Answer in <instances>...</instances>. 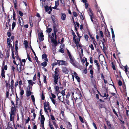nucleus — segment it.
Segmentation results:
<instances>
[{
    "mask_svg": "<svg viewBox=\"0 0 129 129\" xmlns=\"http://www.w3.org/2000/svg\"><path fill=\"white\" fill-rule=\"evenodd\" d=\"M18 107H19L18 106H16H16H12L11 109V112L10 114L15 115L16 111L17 110L16 108Z\"/></svg>",
    "mask_w": 129,
    "mask_h": 129,
    "instance_id": "f257e3e1",
    "label": "nucleus"
},
{
    "mask_svg": "<svg viewBox=\"0 0 129 129\" xmlns=\"http://www.w3.org/2000/svg\"><path fill=\"white\" fill-rule=\"evenodd\" d=\"M99 101L100 102H102V103H98L99 104V108L100 109H101L102 108H105V104L104 103L105 101L101 99H99Z\"/></svg>",
    "mask_w": 129,
    "mask_h": 129,
    "instance_id": "f03ea898",
    "label": "nucleus"
},
{
    "mask_svg": "<svg viewBox=\"0 0 129 129\" xmlns=\"http://www.w3.org/2000/svg\"><path fill=\"white\" fill-rule=\"evenodd\" d=\"M70 59V62L74 66H76V65L75 63V61L74 57H72L71 55L69 56Z\"/></svg>",
    "mask_w": 129,
    "mask_h": 129,
    "instance_id": "7ed1b4c3",
    "label": "nucleus"
},
{
    "mask_svg": "<svg viewBox=\"0 0 129 129\" xmlns=\"http://www.w3.org/2000/svg\"><path fill=\"white\" fill-rule=\"evenodd\" d=\"M89 16H90V18L92 22H93V19L94 18V15L93 13V12L92 11L91 9L89 8Z\"/></svg>",
    "mask_w": 129,
    "mask_h": 129,
    "instance_id": "20e7f679",
    "label": "nucleus"
},
{
    "mask_svg": "<svg viewBox=\"0 0 129 129\" xmlns=\"http://www.w3.org/2000/svg\"><path fill=\"white\" fill-rule=\"evenodd\" d=\"M27 90L26 91V96L27 97H29L32 93L30 91V88L29 85H28L27 88Z\"/></svg>",
    "mask_w": 129,
    "mask_h": 129,
    "instance_id": "39448f33",
    "label": "nucleus"
},
{
    "mask_svg": "<svg viewBox=\"0 0 129 129\" xmlns=\"http://www.w3.org/2000/svg\"><path fill=\"white\" fill-rule=\"evenodd\" d=\"M57 64L58 65H64L67 66L68 65V63L65 61L62 60H57Z\"/></svg>",
    "mask_w": 129,
    "mask_h": 129,
    "instance_id": "423d86ee",
    "label": "nucleus"
},
{
    "mask_svg": "<svg viewBox=\"0 0 129 129\" xmlns=\"http://www.w3.org/2000/svg\"><path fill=\"white\" fill-rule=\"evenodd\" d=\"M58 76L54 75V76L53 77V84L54 85H56L58 82Z\"/></svg>",
    "mask_w": 129,
    "mask_h": 129,
    "instance_id": "0eeeda50",
    "label": "nucleus"
},
{
    "mask_svg": "<svg viewBox=\"0 0 129 129\" xmlns=\"http://www.w3.org/2000/svg\"><path fill=\"white\" fill-rule=\"evenodd\" d=\"M16 104H15V105H16V106H18L19 107L21 106V101L18 96H16Z\"/></svg>",
    "mask_w": 129,
    "mask_h": 129,
    "instance_id": "6e6552de",
    "label": "nucleus"
},
{
    "mask_svg": "<svg viewBox=\"0 0 129 129\" xmlns=\"http://www.w3.org/2000/svg\"><path fill=\"white\" fill-rule=\"evenodd\" d=\"M75 98H74L75 101L78 99H80L82 96V95L80 93H75Z\"/></svg>",
    "mask_w": 129,
    "mask_h": 129,
    "instance_id": "1a4fd4ad",
    "label": "nucleus"
},
{
    "mask_svg": "<svg viewBox=\"0 0 129 129\" xmlns=\"http://www.w3.org/2000/svg\"><path fill=\"white\" fill-rule=\"evenodd\" d=\"M53 29H57V27H58V22L56 21H53Z\"/></svg>",
    "mask_w": 129,
    "mask_h": 129,
    "instance_id": "9d476101",
    "label": "nucleus"
},
{
    "mask_svg": "<svg viewBox=\"0 0 129 129\" xmlns=\"http://www.w3.org/2000/svg\"><path fill=\"white\" fill-rule=\"evenodd\" d=\"M51 42L53 44L52 45V46H54L55 47H56L57 45V41L56 40V39H51Z\"/></svg>",
    "mask_w": 129,
    "mask_h": 129,
    "instance_id": "9b49d317",
    "label": "nucleus"
},
{
    "mask_svg": "<svg viewBox=\"0 0 129 129\" xmlns=\"http://www.w3.org/2000/svg\"><path fill=\"white\" fill-rule=\"evenodd\" d=\"M62 72L66 74H68L69 72L68 69L66 67H64L62 68Z\"/></svg>",
    "mask_w": 129,
    "mask_h": 129,
    "instance_id": "f8f14e48",
    "label": "nucleus"
},
{
    "mask_svg": "<svg viewBox=\"0 0 129 129\" xmlns=\"http://www.w3.org/2000/svg\"><path fill=\"white\" fill-rule=\"evenodd\" d=\"M44 60V61L41 63V65L44 67H45L47 65V63L48 62V59H45Z\"/></svg>",
    "mask_w": 129,
    "mask_h": 129,
    "instance_id": "ddd939ff",
    "label": "nucleus"
},
{
    "mask_svg": "<svg viewBox=\"0 0 129 129\" xmlns=\"http://www.w3.org/2000/svg\"><path fill=\"white\" fill-rule=\"evenodd\" d=\"M20 18L23 21V18L22 17H19V19H18V21L20 25L21 26H23L24 24V22H21V21L20 20Z\"/></svg>",
    "mask_w": 129,
    "mask_h": 129,
    "instance_id": "4468645a",
    "label": "nucleus"
},
{
    "mask_svg": "<svg viewBox=\"0 0 129 129\" xmlns=\"http://www.w3.org/2000/svg\"><path fill=\"white\" fill-rule=\"evenodd\" d=\"M39 35L40 37L39 38V39L41 41H43L44 40V35L43 33L42 32H41L40 34V35Z\"/></svg>",
    "mask_w": 129,
    "mask_h": 129,
    "instance_id": "2eb2a0df",
    "label": "nucleus"
},
{
    "mask_svg": "<svg viewBox=\"0 0 129 129\" xmlns=\"http://www.w3.org/2000/svg\"><path fill=\"white\" fill-rule=\"evenodd\" d=\"M5 71L4 70V69L2 68V69L1 75L3 78H5Z\"/></svg>",
    "mask_w": 129,
    "mask_h": 129,
    "instance_id": "dca6fc26",
    "label": "nucleus"
},
{
    "mask_svg": "<svg viewBox=\"0 0 129 129\" xmlns=\"http://www.w3.org/2000/svg\"><path fill=\"white\" fill-rule=\"evenodd\" d=\"M87 30L88 33V34L89 36L90 37L91 39V40L93 39H94V38L93 36H92V35L91 34L89 29L87 27Z\"/></svg>",
    "mask_w": 129,
    "mask_h": 129,
    "instance_id": "f3484780",
    "label": "nucleus"
},
{
    "mask_svg": "<svg viewBox=\"0 0 129 129\" xmlns=\"http://www.w3.org/2000/svg\"><path fill=\"white\" fill-rule=\"evenodd\" d=\"M41 118L40 120L41 124L44 123L45 120V118L44 115H41Z\"/></svg>",
    "mask_w": 129,
    "mask_h": 129,
    "instance_id": "a211bd4d",
    "label": "nucleus"
},
{
    "mask_svg": "<svg viewBox=\"0 0 129 129\" xmlns=\"http://www.w3.org/2000/svg\"><path fill=\"white\" fill-rule=\"evenodd\" d=\"M61 19L63 20H65L66 17V14L65 13H61Z\"/></svg>",
    "mask_w": 129,
    "mask_h": 129,
    "instance_id": "6ab92c4d",
    "label": "nucleus"
},
{
    "mask_svg": "<svg viewBox=\"0 0 129 129\" xmlns=\"http://www.w3.org/2000/svg\"><path fill=\"white\" fill-rule=\"evenodd\" d=\"M32 20V17L31 16L29 18V22L31 27H32L33 26V24Z\"/></svg>",
    "mask_w": 129,
    "mask_h": 129,
    "instance_id": "aec40b11",
    "label": "nucleus"
},
{
    "mask_svg": "<svg viewBox=\"0 0 129 129\" xmlns=\"http://www.w3.org/2000/svg\"><path fill=\"white\" fill-rule=\"evenodd\" d=\"M24 67H23L22 68V67L20 66L19 70L18 69V67H17V70L18 72L19 73H21V71L23 70H24Z\"/></svg>",
    "mask_w": 129,
    "mask_h": 129,
    "instance_id": "412c9836",
    "label": "nucleus"
},
{
    "mask_svg": "<svg viewBox=\"0 0 129 129\" xmlns=\"http://www.w3.org/2000/svg\"><path fill=\"white\" fill-rule=\"evenodd\" d=\"M15 54L16 55L15 57L18 60H21V59L20 58L18 55V51H15Z\"/></svg>",
    "mask_w": 129,
    "mask_h": 129,
    "instance_id": "4be33fe9",
    "label": "nucleus"
},
{
    "mask_svg": "<svg viewBox=\"0 0 129 129\" xmlns=\"http://www.w3.org/2000/svg\"><path fill=\"white\" fill-rule=\"evenodd\" d=\"M5 83L7 88H8V89H9L10 88V84L9 83V81L8 82V81L7 80L5 81Z\"/></svg>",
    "mask_w": 129,
    "mask_h": 129,
    "instance_id": "5701e85b",
    "label": "nucleus"
},
{
    "mask_svg": "<svg viewBox=\"0 0 129 129\" xmlns=\"http://www.w3.org/2000/svg\"><path fill=\"white\" fill-rule=\"evenodd\" d=\"M15 115L10 114V121H13V122L14 120V116Z\"/></svg>",
    "mask_w": 129,
    "mask_h": 129,
    "instance_id": "b1692460",
    "label": "nucleus"
},
{
    "mask_svg": "<svg viewBox=\"0 0 129 129\" xmlns=\"http://www.w3.org/2000/svg\"><path fill=\"white\" fill-rule=\"evenodd\" d=\"M67 127L68 129H72V125L69 122H67Z\"/></svg>",
    "mask_w": 129,
    "mask_h": 129,
    "instance_id": "393cba45",
    "label": "nucleus"
},
{
    "mask_svg": "<svg viewBox=\"0 0 129 129\" xmlns=\"http://www.w3.org/2000/svg\"><path fill=\"white\" fill-rule=\"evenodd\" d=\"M59 68H56L55 69V71L54 72V73H55V75H58V76H59V74H58V73L59 72Z\"/></svg>",
    "mask_w": 129,
    "mask_h": 129,
    "instance_id": "a878e982",
    "label": "nucleus"
},
{
    "mask_svg": "<svg viewBox=\"0 0 129 129\" xmlns=\"http://www.w3.org/2000/svg\"><path fill=\"white\" fill-rule=\"evenodd\" d=\"M73 36V40L74 42L75 43L77 44L78 43V41H77L76 39V37H77L76 35H75Z\"/></svg>",
    "mask_w": 129,
    "mask_h": 129,
    "instance_id": "bb28decb",
    "label": "nucleus"
},
{
    "mask_svg": "<svg viewBox=\"0 0 129 129\" xmlns=\"http://www.w3.org/2000/svg\"><path fill=\"white\" fill-rule=\"evenodd\" d=\"M61 112L62 115L63 117H64V108H61Z\"/></svg>",
    "mask_w": 129,
    "mask_h": 129,
    "instance_id": "cd10ccee",
    "label": "nucleus"
},
{
    "mask_svg": "<svg viewBox=\"0 0 129 129\" xmlns=\"http://www.w3.org/2000/svg\"><path fill=\"white\" fill-rule=\"evenodd\" d=\"M57 96H58V99H59V100H60V101L62 102V103H63L64 104H65V102H64V101H63V98H64L63 96L62 97V98H63V99H62L60 98L61 97V96L58 95H58L57 94Z\"/></svg>",
    "mask_w": 129,
    "mask_h": 129,
    "instance_id": "c85d7f7f",
    "label": "nucleus"
},
{
    "mask_svg": "<svg viewBox=\"0 0 129 129\" xmlns=\"http://www.w3.org/2000/svg\"><path fill=\"white\" fill-rule=\"evenodd\" d=\"M25 46L26 48L28 47V42L26 40H24V41Z\"/></svg>",
    "mask_w": 129,
    "mask_h": 129,
    "instance_id": "c756f323",
    "label": "nucleus"
},
{
    "mask_svg": "<svg viewBox=\"0 0 129 129\" xmlns=\"http://www.w3.org/2000/svg\"><path fill=\"white\" fill-rule=\"evenodd\" d=\"M105 35L109 39L110 38V33L108 31V33H105Z\"/></svg>",
    "mask_w": 129,
    "mask_h": 129,
    "instance_id": "7c9ffc66",
    "label": "nucleus"
},
{
    "mask_svg": "<svg viewBox=\"0 0 129 129\" xmlns=\"http://www.w3.org/2000/svg\"><path fill=\"white\" fill-rule=\"evenodd\" d=\"M14 81L13 79H12L11 81L10 87L11 88H14Z\"/></svg>",
    "mask_w": 129,
    "mask_h": 129,
    "instance_id": "2f4dec72",
    "label": "nucleus"
},
{
    "mask_svg": "<svg viewBox=\"0 0 129 129\" xmlns=\"http://www.w3.org/2000/svg\"><path fill=\"white\" fill-rule=\"evenodd\" d=\"M55 91L56 92H58V94L59 93H61L60 91L59 90V87L57 86H56L55 87Z\"/></svg>",
    "mask_w": 129,
    "mask_h": 129,
    "instance_id": "473e14b6",
    "label": "nucleus"
},
{
    "mask_svg": "<svg viewBox=\"0 0 129 129\" xmlns=\"http://www.w3.org/2000/svg\"><path fill=\"white\" fill-rule=\"evenodd\" d=\"M111 108L112 109L113 112V113L115 115L117 116L118 117V115L117 112H116V111H115V109L112 106V107H111Z\"/></svg>",
    "mask_w": 129,
    "mask_h": 129,
    "instance_id": "72a5a7b5",
    "label": "nucleus"
},
{
    "mask_svg": "<svg viewBox=\"0 0 129 129\" xmlns=\"http://www.w3.org/2000/svg\"><path fill=\"white\" fill-rule=\"evenodd\" d=\"M17 0H14L13 3L14 4V8L15 9H17Z\"/></svg>",
    "mask_w": 129,
    "mask_h": 129,
    "instance_id": "f704fd0d",
    "label": "nucleus"
},
{
    "mask_svg": "<svg viewBox=\"0 0 129 129\" xmlns=\"http://www.w3.org/2000/svg\"><path fill=\"white\" fill-rule=\"evenodd\" d=\"M16 25V22L14 21L12 23V30H13L14 28L15 27V26Z\"/></svg>",
    "mask_w": 129,
    "mask_h": 129,
    "instance_id": "c9c22d12",
    "label": "nucleus"
},
{
    "mask_svg": "<svg viewBox=\"0 0 129 129\" xmlns=\"http://www.w3.org/2000/svg\"><path fill=\"white\" fill-rule=\"evenodd\" d=\"M45 10L46 12H47L49 10V7L47 5H46L44 7Z\"/></svg>",
    "mask_w": 129,
    "mask_h": 129,
    "instance_id": "e433bc0d",
    "label": "nucleus"
},
{
    "mask_svg": "<svg viewBox=\"0 0 129 129\" xmlns=\"http://www.w3.org/2000/svg\"><path fill=\"white\" fill-rule=\"evenodd\" d=\"M9 89H8L6 91V98H8L9 96Z\"/></svg>",
    "mask_w": 129,
    "mask_h": 129,
    "instance_id": "4c0bfd02",
    "label": "nucleus"
},
{
    "mask_svg": "<svg viewBox=\"0 0 129 129\" xmlns=\"http://www.w3.org/2000/svg\"><path fill=\"white\" fill-rule=\"evenodd\" d=\"M43 76L44 77V80L43 81L44 83H47V81H46V76L43 75Z\"/></svg>",
    "mask_w": 129,
    "mask_h": 129,
    "instance_id": "58836bf2",
    "label": "nucleus"
},
{
    "mask_svg": "<svg viewBox=\"0 0 129 129\" xmlns=\"http://www.w3.org/2000/svg\"><path fill=\"white\" fill-rule=\"evenodd\" d=\"M35 59L36 60V61L37 63L38 64H39L40 63V61H39L38 60V58L37 57V56L36 55H35Z\"/></svg>",
    "mask_w": 129,
    "mask_h": 129,
    "instance_id": "ea45409f",
    "label": "nucleus"
},
{
    "mask_svg": "<svg viewBox=\"0 0 129 129\" xmlns=\"http://www.w3.org/2000/svg\"><path fill=\"white\" fill-rule=\"evenodd\" d=\"M79 118L80 121L82 123H84V121L83 118L80 116H79Z\"/></svg>",
    "mask_w": 129,
    "mask_h": 129,
    "instance_id": "a19ab883",
    "label": "nucleus"
},
{
    "mask_svg": "<svg viewBox=\"0 0 129 129\" xmlns=\"http://www.w3.org/2000/svg\"><path fill=\"white\" fill-rule=\"evenodd\" d=\"M7 44H11V43L12 42L11 39L10 38H7Z\"/></svg>",
    "mask_w": 129,
    "mask_h": 129,
    "instance_id": "79ce46f5",
    "label": "nucleus"
},
{
    "mask_svg": "<svg viewBox=\"0 0 129 129\" xmlns=\"http://www.w3.org/2000/svg\"><path fill=\"white\" fill-rule=\"evenodd\" d=\"M111 64L112 65V67L113 68V69L114 70H116L115 67L114 65V63L113 62H111Z\"/></svg>",
    "mask_w": 129,
    "mask_h": 129,
    "instance_id": "37998d69",
    "label": "nucleus"
},
{
    "mask_svg": "<svg viewBox=\"0 0 129 129\" xmlns=\"http://www.w3.org/2000/svg\"><path fill=\"white\" fill-rule=\"evenodd\" d=\"M76 44V46L77 47H80V49H81L82 47L81 44H79V41H78V43L77 44L75 43Z\"/></svg>",
    "mask_w": 129,
    "mask_h": 129,
    "instance_id": "c03bdc74",
    "label": "nucleus"
},
{
    "mask_svg": "<svg viewBox=\"0 0 129 129\" xmlns=\"http://www.w3.org/2000/svg\"><path fill=\"white\" fill-rule=\"evenodd\" d=\"M27 57L29 61H31V59L30 58L29 55L28 53H27Z\"/></svg>",
    "mask_w": 129,
    "mask_h": 129,
    "instance_id": "a18cd8bd",
    "label": "nucleus"
},
{
    "mask_svg": "<svg viewBox=\"0 0 129 129\" xmlns=\"http://www.w3.org/2000/svg\"><path fill=\"white\" fill-rule=\"evenodd\" d=\"M47 55L46 54H43L42 55V59H47Z\"/></svg>",
    "mask_w": 129,
    "mask_h": 129,
    "instance_id": "49530a36",
    "label": "nucleus"
},
{
    "mask_svg": "<svg viewBox=\"0 0 129 129\" xmlns=\"http://www.w3.org/2000/svg\"><path fill=\"white\" fill-rule=\"evenodd\" d=\"M91 82L92 84H96V81L94 79H92L91 80Z\"/></svg>",
    "mask_w": 129,
    "mask_h": 129,
    "instance_id": "de8ad7c7",
    "label": "nucleus"
},
{
    "mask_svg": "<svg viewBox=\"0 0 129 129\" xmlns=\"http://www.w3.org/2000/svg\"><path fill=\"white\" fill-rule=\"evenodd\" d=\"M55 5L56 7H58L59 4V0H57V1H55Z\"/></svg>",
    "mask_w": 129,
    "mask_h": 129,
    "instance_id": "09e8293b",
    "label": "nucleus"
},
{
    "mask_svg": "<svg viewBox=\"0 0 129 129\" xmlns=\"http://www.w3.org/2000/svg\"><path fill=\"white\" fill-rule=\"evenodd\" d=\"M32 80H30L28 81V83L29 85L33 86V84L32 83Z\"/></svg>",
    "mask_w": 129,
    "mask_h": 129,
    "instance_id": "8fccbe9b",
    "label": "nucleus"
},
{
    "mask_svg": "<svg viewBox=\"0 0 129 129\" xmlns=\"http://www.w3.org/2000/svg\"><path fill=\"white\" fill-rule=\"evenodd\" d=\"M50 99H51L52 102L54 104H55L56 103V101L54 99L52 98L51 97H50Z\"/></svg>",
    "mask_w": 129,
    "mask_h": 129,
    "instance_id": "3c124183",
    "label": "nucleus"
},
{
    "mask_svg": "<svg viewBox=\"0 0 129 129\" xmlns=\"http://www.w3.org/2000/svg\"><path fill=\"white\" fill-rule=\"evenodd\" d=\"M49 126L50 127V129H54L53 126L50 123V122H49Z\"/></svg>",
    "mask_w": 129,
    "mask_h": 129,
    "instance_id": "603ef678",
    "label": "nucleus"
},
{
    "mask_svg": "<svg viewBox=\"0 0 129 129\" xmlns=\"http://www.w3.org/2000/svg\"><path fill=\"white\" fill-rule=\"evenodd\" d=\"M100 36H101L102 38L104 37V35L103 32L101 30H100L99 31Z\"/></svg>",
    "mask_w": 129,
    "mask_h": 129,
    "instance_id": "864d4df0",
    "label": "nucleus"
},
{
    "mask_svg": "<svg viewBox=\"0 0 129 129\" xmlns=\"http://www.w3.org/2000/svg\"><path fill=\"white\" fill-rule=\"evenodd\" d=\"M75 78L78 82H80V78L78 76H75Z\"/></svg>",
    "mask_w": 129,
    "mask_h": 129,
    "instance_id": "5fc2aeb1",
    "label": "nucleus"
},
{
    "mask_svg": "<svg viewBox=\"0 0 129 129\" xmlns=\"http://www.w3.org/2000/svg\"><path fill=\"white\" fill-rule=\"evenodd\" d=\"M84 38L85 40L87 41H88V39L89 38L88 36L86 34L85 35Z\"/></svg>",
    "mask_w": 129,
    "mask_h": 129,
    "instance_id": "6e6d98bb",
    "label": "nucleus"
},
{
    "mask_svg": "<svg viewBox=\"0 0 129 129\" xmlns=\"http://www.w3.org/2000/svg\"><path fill=\"white\" fill-rule=\"evenodd\" d=\"M32 101L33 103H35V100L34 96V95H32L31 96Z\"/></svg>",
    "mask_w": 129,
    "mask_h": 129,
    "instance_id": "4d7b16f0",
    "label": "nucleus"
},
{
    "mask_svg": "<svg viewBox=\"0 0 129 129\" xmlns=\"http://www.w3.org/2000/svg\"><path fill=\"white\" fill-rule=\"evenodd\" d=\"M52 29L51 28H47L46 30V31L48 33H50L51 32Z\"/></svg>",
    "mask_w": 129,
    "mask_h": 129,
    "instance_id": "13d9d810",
    "label": "nucleus"
},
{
    "mask_svg": "<svg viewBox=\"0 0 129 129\" xmlns=\"http://www.w3.org/2000/svg\"><path fill=\"white\" fill-rule=\"evenodd\" d=\"M94 63H96V64L97 66H100L98 60H95L94 61Z\"/></svg>",
    "mask_w": 129,
    "mask_h": 129,
    "instance_id": "bf43d9fd",
    "label": "nucleus"
},
{
    "mask_svg": "<svg viewBox=\"0 0 129 129\" xmlns=\"http://www.w3.org/2000/svg\"><path fill=\"white\" fill-rule=\"evenodd\" d=\"M89 47L91 48V49L92 50H94V48L93 47V46L92 44H91L89 45Z\"/></svg>",
    "mask_w": 129,
    "mask_h": 129,
    "instance_id": "052dcab7",
    "label": "nucleus"
},
{
    "mask_svg": "<svg viewBox=\"0 0 129 129\" xmlns=\"http://www.w3.org/2000/svg\"><path fill=\"white\" fill-rule=\"evenodd\" d=\"M46 0H41L40 1V5L41 6L43 5V2H45Z\"/></svg>",
    "mask_w": 129,
    "mask_h": 129,
    "instance_id": "680f3d73",
    "label": "nucleus"
},
{
    "mask_svg": "<svg viewBox=\"0 0 129 129\" xmlns=\"http://www.w3.org/2000/svg\"><path fill=\"white\" fill-rule=\"evenodd\" d=\"M103 49H102L103 50V51L104 52H105L106 51V50L107 49V48L105 46V45H103Z\"/></svg>",
    "mask_w": 129,
    "mask_h": 129,
    "instance_id": "e2e57ef3",
    "label": "nucleus"
},
{
    "mask_svg": "<svg viewBox=\"0 0 129 129\" xmlns=\"http://www.w3.org/2000/svg\"><path fill=\"white\" fill-rule=\"evenodd\" d=\"M41 99L43 100H44L45 99L44 95V94L43 93H42L41 96Z\"/></svg>",
    "mask_w": 129,
    "mask_h": 129,
    "instance_id": "0e129e2a",
    "label": "nucleus"
},
{
    "mask_svg": "<svg viewBox=\"0 0 129 129\" xmlns=\"http://www.w3.org/2000/svg\"><path fill=\"white\" fill-rule=\"evenodd\" d=\"M60 48L61 49L59 50V51L62 53H64V51L63 49L61 48Z\"/></svg>",
    "mask_w": 129,
    "mask_h": 129,
    "instance_id": "69168bd1",
    "label": "nucleus"
},
{
    "mask_svg": "<svg viewBox=\"0 0 129 129\" xmlns=\"http://www.w3.org/2000/svg\"><path fill=\"white\" fill-rule=\"evenodd\" d=\"M53 31L54 35H56V33L58 31V29H53Z\"/></svg>",
    "mask_w": 129,
    "mask_h": 129,
    "instance_id": "338daca9",
    "label": "nucleus"
},
{
    "mask_svg": "<svg viewBox=\"0 0 129 129\" xmlns=\"http://www.w3.org/2000/svg\"><path fill=\"white\" fill-rule=\"evenodd\" d=\"M95 8L97 12H100V7H98V6H97Z\"/></svg>",
    "mask_w": 129,
    "mask_h": 129,
    "instance_id": "774afa93",
    "label": "nucleus"
}]
</instances>
